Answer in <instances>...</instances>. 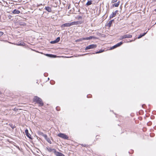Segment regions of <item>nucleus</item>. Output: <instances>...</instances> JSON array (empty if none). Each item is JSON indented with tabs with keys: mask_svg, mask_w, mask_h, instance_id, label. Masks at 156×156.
Masks as SVG:
<instances>
[{
	"mask_svg": "<svg viewBox=\"0 0 156 156\" xmlns=\"http://www.w3.org/2000/svg\"><path fill=\"white\" fill-rule=\"evenodd\" d=\"M147 31L146 32H144L142 34H140L138 37L137 38L139 39L140 38L144 36L147 33Z\"/></svg>",
	"mask_w": 156,
	"mask_h": 156,
	"instance_id": "nucleus-17",
	"label": "nucleus"
},
{
	"mask_svg": "<svg viewBox=\"0 0 156 156\" xmlns=\"http://www.w3.org/2000/svg\"><path fill=\"white\" fill-rule=\"evenodd\" d=\"M81 145L83 146V147H86L87 146V145L86 144H81Z\"/></svg>",
	"mask_w": 156,
	"mask_h": 156,
	"instance_id": "nucleus-33",
	"label": "nucleus"
},
{
	"mask_svg": "<svg viewBox=\"0 0 156 156\" xmlns=\"http://www.w3.org/2000/svg\"><path fill=\"white\" fill-rule=\"evenodd\" d=\"M4 34L3 32L1 31V36L3 35Z\"/></svg>",
	"mask_w": 156,
	"mask_h": 156,
	"instance_id": "nucleus-42",
	"label": "nucleus"
},
{
	"mask_svg": "<svg viewBox=\"0 0 156 156\" xmlns=\"http://www.w3.org/2000/svg\"><path fill=\"white\" fill-rule=\"evenodd\" d=\"M46 55L48 57L52 58H55L56 57V55L48 54H46Z\"/></svg>",
	"mask_w": 156,
	"mask_h": 156,
	"instance_id": "nucleus-15",
	"label": "nucleus"
},
{
	"mask_svg": "<svg viewBox=\"0 0 156 156\" xmlns=\"http://www.w3.org/2000/svg\"><path fill=\"white\" fill-rule=\"evenodd\" d=\"M56 41L57 43L60 40V37H58L55 40Z\"/></svg>",
	"mask_w": 156,
	"mask_h": 156,
	"instance_id": "nucleus-24",
	"label": "nucleus"
},
{
	"mask_svg": "<svg viewBox=\"0 0 156 156\" xmlns=\"http://www.w3.org/2000/svg\"><path fill=\"white\" fill-rule=\"evenodd\" d=\"M46 150L48 151V152H53L54 153L55 152L56 150L54 149H52L50 147H47Z\"/></svg>",
	"mask_w": 156,
	"mask_h": 156,
	"instance_id": "nucleus-10",
	"label": "nucleus"
},
{
	"mask_svg": "<svg viewBox=\"0 0 156 156\" xmlns=\"http://www.w3.org/2000/svg\"><path fill=\"white\" fill-rule=\"evenodd\" d=\"M82 23V21H76L73 22V25H77L78 24H81Z\"/></svg>",
	"mask_w": 156,
	"mask_h": 156,
	"instance_id": "nucleus-9",
	"label": "nucleus"
},
{
	"mask_svg": "<svg viewBox=\"0 0 156 156\" xmlns=\"http://www.w3.org/2000/svg\"><path fill=\"white\" fill-rule=\"evenodd\" d=\"M7 3L3 0H2V2H1V5H2L3 6L6 7L7 6Z\"/></svg>",
	"mask_w": 156,
	"mask_h": 156,
	"instance_id": "nucleus-13",
	"label": "nucleus"
},
{
	"mask_svg": "<svg viewBox=\"0 0 156 156\" xmlns=\"http://www.w3.org/2000/svg\"><path fill=\"white\" fill-rule=\"evenodd\" d=\"M42 134V136H43L44 138L46 139L47 140L48 138V136H47L46 135V134H44V133H41Z\"/></svg>",
	"mask_w": 156,
	"mask_h": 156,
	"instance_id": "nucleus-23",
	"label": "nucleus"
},
{
	"mask_svg": "<svg viewBox=\"0 0 156 156\" xmlns=\"http://www.w3.org/2000/svg\"><path fill=\"white\" fill-rule=\"evenodd\" d=\"M25 44V43L23 42H19L18 43V44L17 45L20 46H24Z\"/></svg>",
	"mask_w": 156,
	"mask_h": 156,
	"instance_id": "nucleus-21",
	"label": "nucleus"
},
{
	"mask_svg": "<svg viewBox=\"0 0 156 156\" xmlns=\"http://www.w3.org/2000/svg\"><path fill=\"white\" fill-rule=\"evenodd\" d=\"M58 136L63 139L68 140L69 139V137L67 136L64 133H60L58 134Z\"/></svg>",
	"mask_w": 156,
	"mask_h": 156,
	"instance_id": "nucleus-3",
	"label": "nucleus"
},
{
	"mask_svg": "<svg viewBox=\"0 0 156 156\" xmlns=\"http://www.w3.org/2000/svg\"><path fill=\"white\" fill-rule=\"evenodd\" d=\"M46 140L49 143H50V144H51V142L50 139H49V138H48V139Z\"/></svg>",
	"mask_w": 156,
	"mask_h": 156,
	"instance_id": "nucleus-27",
	"label": "nucleus"
},
{
	"mask_svg": "<svg viewBox=\"0 0 156 156\" xmlns=\"http://www.w3.org/2000/svg\"><path fill=\"white\" fill-rule=\"evenodd\" d=\"M55 83V81L53 80H52V81H50L51 84L52 85L54 84Z\"/></svg>",
	"mask_w": 156,
	"mask_h": 156,
	"instance_id": "nucleus-32",
	"label": "nucleus"
},
{
	"mask_svg": "<svg viewBox=\"0 0 156 156\" xmlns=\"http://www.w3.org/2000/svg\"><path fill=\"white\" fill-rule=\"evenodd\" d=\"M124 38H125V35H124V36L121 37V38L120 39V40H122L123 39H124Z\"/></svg>",
	"mask_w": 156,
	"mask_h": 156,
	"instance_id": "nucleus-31",
	"label": "nucleus"
},
{
	"mask_svg": "<svg viewBox=\"0 0 156 156\" xmlns=\"http://www.w3.org/2000/svg\"><path fill=\"white\" fill-rule=\"evenodd\" d=\"M0 41H2V40H1H1H0Z\"/></svg>",
	"mask_w": 156,
	"mask_h": 156,
	"instance_id": "nucleus-50",
	"label": "nucleus"
},
{
	"mask_svg": "<svg viewBox=\"0 0 156 156\" xmlns=\"http://www.w3.org/2000/svg\"><path fill=\"white\" fill-rule=\"evenodd\" d=\"M18 109L16 108H15L13 110L15 111H17Z\"/></svg>",
	"mask_w": 156,
	"mask_h": 156,
	"instance_id": "nucleus-39",
	"label": "nucleus"
},
{
	"mask_svg": "<svg viewBox=\"0 0 156 156\" xmlns=\"http://www.w3.org/2000/svg\"><path fill=\"white\" fill-rule=\"evenodd\" d=\"M93 37V36H90L89 37V40H90L91 39H92Z\"/></svg>",
	"mask_w": 156,
	"mask_h": 156,
	"instance_id": "nucleus-40",
	"label": "nucleus"
},
{
	"mask_svg": "<svg viewBox=\"0 0 156 156\" xmlns=\"http://www.w3.org/2000/svg\"><path fill=\"white\" fill-rule=\"evenodd\" d=\"M117 0H112V3H114V2H116Z\"/></svg>",
	"mask_w": 156,
	"mask_h": 156,
	"instance_id": "nucleus-36",
	"label": "nucleus"
},
{
	"mask_svg": "<svg viewBox=\"0 0 156 156\" xmlns=\"http://www.w3.org/2000/svg\"><path fill=\"white\" fill-rule=\"evenodd\" d=\"M73 22L66 23L62 24L61 26V27L62 28L64 27H70L73 25Z\"/></svg>",
	"mask_w": 156,
	"mask_h": 156,
	"instance_id": "nucleus-4",
	"label": "nucleus"
},
{
	"mask_svg": "<svg viewBox=\"0 0 156 156\" xmlns=\"http://www.w3.org/2000/svg\"><path fill=\"white\" fill-rule=\"evenodd\" d=\"M41 132H40V134L42 136V134L41 133Z\"/></svg>",
	"mask_w": 156,
	"mask_h": 156,
	"instance_id": "nucleus-47",
	"label": "nucleus"
},
{
	"mask_svg": "<svg viewBox=\"0 0 156 156\" xmlns=\"http://www.w3.org/2000/svg\"><path fill=\"white\" fill-rule=\"evenodd\" d=\"M1 13H2V15L1 16V17H3V20L2 21L3 22H4L6 20V19L7 18L6 16L5 15H4L3 14V12H2V10H1Z\"/></svg>",
	"mask_w": 156,
	"mask_h": 156,
	"instance_id": "nucleus-11",
	"label": "nucleus"
},
{
	"mask_svg": "<svg viewBox=\"0 0 156 156\" xmlns=\"http://www.w3.org/2000/svg\"><path fill=\"white\" fill-rule=\"evenodd\" d=\"M11 127L12 129H14L16 127V126L14 125L13 126L12 125L11 126Z\"/></svg>",
	"mask_w": 156,
	"mask_h": 156,
	"instance_id": "nucleus-34",
	"label": "nucleus"
},
{
	"mask_svg": "<svg viewBox=\"0 0 156 156\" xmlns=\"http://www.w3.org/2000/svg\"><path fill=\"white\" fill-rule=\"evenodd\" d=\"M33 101L34 102L38 104L39 106L41 107L44 105V103L42 99L37 96H35L33 99Z\"/></svg>",
	"mask_w": 156,
	"mask_h": 156,
	"instance_id": "nucleus-1",
	"label": "nucleus"
},
{
	"mask_svg": "<svg viewBox=\"0 0 156 156\" xmlns=\"http://www.w3.org/2000/svg\"><path fill=\"white\" fill-rule=\"evenodd\" d=\"M97 46V45L95 44H91L86 47L85 49V50H87L89 49H94L96 48Z\"/></svg>",
	"mask_w": 156,
	"mask_h": 156,
	"instance_id": "nucleus-2",
	"label": "nucleus"
},
{
	"mask_svg": "<svg viewBox=\"0 0 156 156\" xmlns=\"http://www.w3.org/2000/svg\"><path fill=\"white\" fill-rule=\"evenodd\" d=\"M154 11H155V12H156V9H155L154 10Z\"/></svg>",
	"mask_w": 156,
	"mask_h": 156,
	"instance_id": "nucleus-48",
	"label": "nucleus"
},
{
	"mask_svg": "<svg viewBox=\"0 0 156 156\" xmlns=\"http://www.w3.org/2000/svg\"><path fill=\"white\" fill-rule=\"evenodd\" d=\"M91 96V94L87 95V98H90Z\"/></svg>",
	"mask_w": 156,
	"mask_h": 156,
	"instance_id": "nucleus-38",
	"label": "nucleus"
},
{
	"mask_svg": "<svg viewBox=\"0 0 156 156\" xmlns=\"http://www.w3.org/2000/svg\"><path fill=\"white\" fill-rule=\"evenodd\" d=\"M82 40H89V37H83L82 38Z\"/></svg>",
	"mask_w": 156,
	"mask_h": 156,
	"instance_id": "nucleus-25",
	"label": "nucleus"
},
{
	"mask_svg": "<svg viewBox=\"0 0 156 156\" xmlns=\"http://www.w3.org/2000/svg\"><path fill=\"white\" fill-rule=\"evenodd\" d=\"M83 40H82V38H81L80 39H77V40H76V41L77 42H79L80 41H81Z\"/></svg>",
	"mask_w": 156,
	"mask_h": 156,
	"instance_id": "nucleus-29",
	"label": "nucleus"
},
{
	"mask_svg": "<svg viewBox=\"0 0 156 156\" xmlns=\"http://www.w3.org/2000/svg\"><path fill=\"white\" fill-rule=\"evenodd\" d=\"M114 20H112L107 23V26L109 27H110L112 22H114Z\"/></svg>",
	"mask_w": 156,
	"mask_h": 156,
	"instance_id": "nucleus-14",
	"label": "nucleus"
},
{
	"mask_svg": "<svg viewBox=\"0 0 156 156\" xmlns=\"http://www.w3.org/2000/svg\"><path fill=\"white\" fill-rule=\"evenodd\" d=\"M79 2H79V3H78V5H76V7H78V5H79Z\"/></svg>",
	"mask_w": 156,
	"mask_h": 156,
	"instance_id": "nucleus-46",
	"label": "nucleus"
},
{
	"mask_svg": "<svg viewBox=\"0 0 156 156\" xmlns=\"http://www.w3.org/2000/svg\"><path fill=\"white\" fill-rule=\"evenodd\" d=\"M118 12V10H116L114 12H113L109 16V19H110L114 17H115L117 14V13Z\"/></svg>",
	"mask_w": 156,
	"mask_h": 156,
	"instance_id": "nucleus-6",
	"label": "nucleus"
},
{
	"mask_svg": "<svg viewBox=\"0 0 156 156\" xmlns=\"http://www.w3.org/2000/svg\"><path fill=\"white\" fill-rule=\"evenodd\" d=\"M135 40V39H134V40H131V41H128L127 42H131L132 41H134Z\"/></svg>",
	"mask_w": 156,
	"mask_h": 156,
	"instance_id": "nucleus-43",
	"label": "nucleus"
},
{
	"mask_svg": "<svg viewBox=\"0 0 156 156\" xmlns=\"http://www.w3.org/2000/svg\"><path fill=\"white\" fill-rule=\"evenodd\" d=\"M92 4V1L91 0L88 1L86 5L87 6H89L91 5Z\"/></svg>",
	"mask_w": 156,
	"mask_h": 156,
	"instance_id": "nucleus-22",
	"label": "nucleus"
},
{
	"mask_svg": "<svg viewBox=\"0 0 156 156\" xmlns=\"http://www.w3.org/2000/svg\"><path fill=\"white\" fill-rule=\"evenodd\" d=\"M20 25L24 26L26 25V24L22 23H20Z\"/></svg>",
	"mask_w": 156,
	"mask_h": 156,
	"instance_id": "nucleus-35",
	"label": "nucleus"
},
{
	"mask_svg": "<svg viewBox=\"0 0 156 156\" xmlns=\"http://www.w3.org/2000/svg\"><path fill=\"white\" fill-rule=\"evenodd\" d=\"M20 12L19 10H17L16 9H14L12 11V13L13 14H19Z\"/></svg>",
	"mask_w": 156,
	"mask_h": 156,
	"instance_id": "nucleus-16",
	"label": "nucleus"
},
{
	"mask_svg": "<svg viewBox=\"0 0 156 156\" xmlns=\"http://www.w3.org/2000/svg\"><path fill=\"white\" fill-rule=\"evenodd\" d=\"M56 109L57 111H59L60 110V108L58 106L56 107Z\"/></svg>",
	"mask_w": 156,
	"mask_h": 156,
	"instance_id": "nucleus-30",
	"label": "nucleus"
},
{
	"mask_svg": "<svg viewBox=\"0 0 156 156\" xmlns=\"http://www.w3.org/2000/svg\"><path fill=\"white\" fill-rule=\"evenodd\" d=\"M48 80H49V78H48Z\"/></svg>",
	"mask_w": 156,
	"mask_h": 156,
	"instance_id": "nucleus-49",
	"label": "nucleus"
},
{
	"mask_svg": "<svg viewBox=\"0 0 156 156\" xmlns=\"http://www.w3.org/2000/svg\"><path fill=\"white\" fill-rule=\"evenodd\" d=\"M54 154L56 156H65L62 153L57 151L56 150H55V152H54Z\"/></svg>",
	"mask_w": 156,
	"mask_h": 156,
	"instance_id": "nucleus-8",
	"label": "nucleus"
},
{
	"mask_svg": "<svg viewBox=\"0 0 156 156\" xmlns=\"http://www.w3.org/2000/svg\"><path fill=\"white\" fill-rule=\"evenodd\" d=\"M123 42H122V41H121L119 43H118L117 44H116L115 45L111 47L110 48V49L111 50H112V49H114L120 46L121 45L123 44Z\"/></svg>",
	"mask_w": 156,
	"mask_h": 156,
	"instance_id": "nucleus-5",
	"label": "nucleus"
},
{
	"mask_svg": "<svg viewBox=\"0 0 156 156\" xmlns=\"http://www.w3.org/2000/svg\"><path fill=\"white\" fill-rule=\"evenodd\" d=\"M154 0L155 1H156V0Z\"/></svg>",
	"mask_w": 156,
	"mask_h": 156,
	"instance_id": "nucleus-51",
	"label": "nucleus"
},
{
	"mask_svg": "<svg viewBox=\"0 0 156 156\" xmlns=\"http://www.w3.org/2000/svg\"><path fill=\"white\" fill-rule=\"evenodd\" d=\"M70 8V5H69V6L68 7V9H69Z\"/></svg>",
	"mask_w": 156,
	"mask_h": 156,
	"instance_id": "nucleus-45",
	"label": "nucleus"
},
{
	"mask_svg": "<svg viewBox=\"0 0 156 156\" xmlns=\"http://www.w3.org/2000/svg\"><path fill=\"white\" fill-rule=\"evenodd\" d=\"M104 51H105V50L104 49H101L100 50H99V51H98L95 53H92V54H98V53L103 52Z\"/></svg>",
	"mask_w": 156,
	"mask_h": 156,
	"instance_id": "nucleus-18",
	"label": "nucleus"
},
{
	"mask_svg": "<svg viewBox=\"0 0 156 156\" xmlns=\"http://www.w3.org/2000/svg\"><path fill=\"white\" fill-rule=\"evenodd\" d=\"M50 43L51 44H55V43H57L56 42V41H55V40L54 41H51L50 42Z\"/></svg>",
	"mask_w": 156,
	"mask_h": 156,
	"instance_id": "nucleus-26",
	"label": "nucleus"
},
{
	"mask_svg": "<svg viewBox=\"0 0 156 156\" xmlns=\"http://www.w3.org/2000/svg\"><path fill=\"white\" fill-rule=\"evenodd\" d=\"M25 133L27 136L30 139H32L30 134L29 133L28 130L27 129L25 130Z\"/></svg>",
	"mask_w": 156,
	"mask_h": 156,
	"instance_id": "nucleus-7",
	"label": "nucleus"
},
{
	"mask_svg": "<svg viewBox=\"0 0 156 156\" xmlns=\"http://www.w3.org/2000/svg\"><path fill=\"white\" fill-rule=\"evenodd\" d=\"M147 124L148 126H150L152 124V122L151 121L147 123Z\"/></svg>",
	"mask_w": 156,
	"mask_h": 156,
	"instance_id": "nucleus-28",
	"label": "nucleus"
},
{
	"mask_svg": "<svg viewBox=\"0 0 156 156\" xmlns=\"http://www.w3.org/2000/svg\"><path fill=\"white\" fill-rule=\"evenodd\" d=\"M145 106V105H142V107H143V108H144V107Z\"/></svg>",
	"mask_w": 156,
	"mask_h": 156,
	"instance_id": "nucleus-44",
	"label": "nucleus"
},
{
	"mask_svg": "<svg viewBox=\"0 0 156 156\" xmlns=\"http://www.w3.org/2000/svg\"><path fill=\"white\" fill-rule=\"evenodd\" d=\"M125 35V38H130L132 37V35L130 34H126Z\"/></svg>",
	"mask_w": 156,
	"mask_h": 156,
	"instance_id": "nucleus-19",
	"label": "nucleus"
},
{
	"mask_svg": "<svg viewBox=\"0 0 156 156\" xmlns=\"http://www.w3.org/2000/svg\"><path fill=\"white\" fill-rule=\"evenodd\" d=\"M45 9L49 12H51L52 11L51 7L49 6H45Z\"/></svg>",
	"mask_w": 156,
	"mask_h": 156,
	"instance_id": "nucleus-12",
	"label": "nucleus"
},
{
	"mask_svg": "<svg viewBox=\"0 0 156 156\" xmlns=\"http://www.w3.org/2000/svg\"><path fill=\"white\" fill-rule=\"evenodd\" d=\"M44 75L45 76H47L48 75V74L47 73H44Z\"/></svg>",
	"mask_w": 156,
	"mask_h": 156,
	"instance_id": "nucleus-37",
	"label": "nucleus"
},
{
	"mask_svg": "<svg viewBox=\"0 0 156 156\" xmlns=\"http://www.w3.org/2000/svg\"><path fill=\"white\" fill-rule=\"evenodd\" d=\"M82 17L81 16H79L78 17V19L79 20H81L82 19Z\"/></svg>",
	"mask_w": 156,
	"mask_h": 156,
	"instance_id": "nucleus-41",
	"label": "nucleus"
},
{
	"mask_svg": "<svg viewBox=\"0 0 156 156\" xmlns=\"http://www.w3.org/2000/svg\"><path fill=\"white\" fill-rule=\"evenodd\" d=\"M120 3V1H119L117 3H114L113 5V6H115V7H118L119 6Z\"/></svg>",
	"mask_w": 156,
	"mask_h": 156,
	"instance_id": "nucleus-20",
	"label": "nucleus"
}]
</instances>
